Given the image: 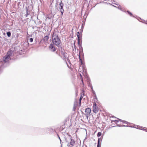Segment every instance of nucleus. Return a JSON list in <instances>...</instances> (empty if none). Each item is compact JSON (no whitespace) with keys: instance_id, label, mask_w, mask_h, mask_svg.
<instances>
[{"instance_id":"nucleus-1","label":"nucleus","mask_w":147,"mask_h":147,"mask_svg":"<svg viewBox=\"0 0 147 147\" xmlns=\"http://www.w3.org/2000/svg\"><path fill=\"white\" fill-rule=\"evenodd\" d=\"M52 40L53 45L57 46L58 48H61V41L58 34L53 33L52 36Z\"/></svg>"},{"instance_id":"nucleus-2","label":"nucleus","mask_w":147,"mask_h":147,"mask_svg":"<svg viewBox=\"0 0 147 147\" xmlns=\"http://www.w3.org/2000/svg\"><path fill=\"white\" fill-rule=\"evenodd\" d=\"M58 49L60 51L59 56L63 59L65 60L67 58V54L65 52L64 49H62L61 47V48Z\"/></svg>"},{"instance_id":"nucleus-3","label":"nucleus","mask_w":147,"mask_h":147,"mask_svg":"<svg viewBox=\"0 0 147 147\" xmlns=\"http://www.w3.org/2000/svg\"><path fill=\"white\" fill-rule=\"evenodd\" d=\"M59 11L61 13V15L62 16L63 15L64 10L63 8L64 4L62 3L61 0V1L59 3Z\"/></svg>"},{"instance_id":"nucleus-4","label":"nucleus","mask_w":147,"mask_h":147,"mask_svg":"<svg viewBox=\"0 0 147 147\" xmlns=\"http://www.w3.org/2000/svg\"><path fill=\"white\" fill-rule=\"evenodd\" d=\"M69 136L68 139L70 140L69 142L68 143L69 146L71 145V146H73L75 144V142L74 140L72 138V137L70 134H68Z\"/></svg>"},{"instance_id":"nucleus-5","label":"nucleus","mask_w":147,"mask_h":147,"mask_svg":"<svg viewBox=\"0 0 147 147\" xmlns=\"http://www.w3.org/2000/svg\"><path fill=\"white\" fill-rule=\"evenodd\" d=\"M42 129L45 131H46V132L49 134L52 133L55 130L52 128H45Z\"/></svg>"},{"instance_id":"nucleus-6","label":"nucleus","mask_w":147,"mask_h":147,"mask_svg":"<svg viewBox=\"0 0 147 147\" xmlns=\"http://www.w3.org/2000/svg\"><path fill=\"white\" fill-rule=\"evenodd\" d=\"M85 112L86 113V115L88 118L90 115L91 112V109L89 108H87L85 109Z\"/></svg>"},{"instance_id":"nucleus-7","label":"nucleus","mask_w":147,"mask_h":147,"mask_svg":"<svg viewBox=\"0 0 147 147\" xmlns=\"http://www.w3.org/2000/svg\"><path fill=\"white\" fill-rule=\"evenodd\" d=\"M9 59H10V58L6 55L3 57L1 61H3L5 63H6L9 61Z\"/></svg>"},{"instance_id":"nucleus-8","label":"nucleus","mask_w":147,"mask_h":147,"mask_svg":"<svg viewBox=\"0 0 147 147\" xmlns=\"http://www.w3.org/2000/svg\"><path fill=\"white\" fill-rule=\"evenodd\" d=\"M50 50L53 52H55L56 50V48L52 44H51L49 47Z\"/></svg>"},{"instance_id":"nucleus-9","label":"nucleus","mask_w":147,"mask_h":147,"mask_svg":"<svg viewBox=\"0 0 147 147\" xmlns=\"http://www.w3.org/2000/svg\"><path fill=\"white\" fill-rule=\"evenodd\" d=\"M13 53V51L12 50H10L9 51H8L7 53L6 56H8V57L9 58H10V57L11 56Z\"/></svg>"},{"instance_id":"nucleus-10","label":"nucleus","mask_w":147,"mask_h":147,"mask_svg":"<svg viewBox=\"0 0 147 147\" xmlns=\"http://www.w3.org/2000/svg\"><path fill=\"white\" fill-rule=\"evenodd\" d=\"M96 105V104L95 103V102L94 103L93 107V111L94 113H96L97 112Z\"/></svg>"},{"instance_id":"nucleus-11","label":"nucleus","mask_w":147,"mask_h":147,"mask_svg":"<svg viewBox=\"0 0 147 147\" xmlns=\"http://www.w3.org/2000/svg\"><path fill=\"white\" fill-rule=\"evenodd\" d=\"M82 22H83V23H82V25L81 29H80V33H82V32H83V28H84V26L85 25V21H83Z\"/></svg>"},{"instance_id":"nucleus-12","label":"nucleus","mask_w":147,"mask_h":147,"mask_svg":"<svg viewBox=\"0 0 147 147\" xmlns=\"http://www.w3.org/2000/svg\"><path fill=\"white\" fill-rule=\"evenodd\" d=\"M49 39V36L47 35L44 37L41 40V41L43 40L44 42H46L48 41Z\"/></svg>"},{"instance_id":"nucleus-13","label":"nucleus","mask_w":147,"mask_h":147,"mask_svg":"<svg viewBox=\"0 0 147 147\" xmlns=\"http://www.w3.org/2000/svg\"><path fill=\"white\" fill-rule=\"evenodd\" d=\"M79 49H80V51H79V54L80 53H80H81L82 55L84 56V55L83 52V49L82 46L81 47H80Z\"/></svg>"},{"instance_id":"nucleus-14","label":"nucleus","mask_w":147,"mask_h":147,"mask_svg":"<svg viewBox=\"0 0 147 147\" xmlns=\"http://www.w3.org/2000/svg\"><path fill=\"white\" fill-rule=\"evenodd\" d=\"M92 90V93L94 94V99H96L97 100H98V98H97L96 95V93L94 91V90L93 88L92 89H91Z\"/></svg>"},{"instance_id":"nucleus-15","label":"nucleus","mask_w":147,"mask_h":147,"mask_svg":"<svg viewBox=\"0 0 147 147\" xmlns=\"http://www.w3.org/2000/svg\"><path fill=\"white\" fill-rule=\"evenodd\" d=\"M100 138H98V139L97 147H101V143H100Z\"/></svg>"},{"instance_id":"nucleus-16","label":"nucleus","mask_w":147,"mask_h":147,"mask_svg":"<svg viewBox=\"0 0 147 147\" xmlns=\"http://www.w3.org/2000/svg\"><path fill=\"white\" fill-rule=\"evenodd\" d=\"M26 14L25 16L26 17H28V16L29 14L30 13V11L28 10V8L26 7Z\"/></svg>"},{"instance_id":"nucleus-17","label":"nucleus","mask_w":147,"mask_h":147,"mask_svg":"<svg viewBox=\"0 0 147 147\" xmlns=\"http://www.w3.org/2000/svg\"><path fill=\"white\" fill-rule=\"evenodd\" d=\"M127 12V13H128V14L130 16H131V17H134V18H136L134 16H133V14H132L131 13V12H130V11H129L128 10H127V11H126V12Z\"/></svg>"},{"instance_id":"nucleus-18","label":"nucleus","mask_w":147,"mask_h":147,"mask_svg":"<svg viewBox=\"0 0 147 147\" xmlns=\"http://www.w3.org/2000/svg\"><path fill=\"white\" fill-rule=\"evenodd\" d=\"M81 34V35L80 36H79L78 38V40H79V41H82V33H80Z\"/></svg>"},{"instance_id":"nucleus-19","label":"nucleus","mask_w":147,"mask_h":147,"mask_svg":"<svg viewBox=\"0 0 147 147\" xmlns=\"http://www.w3.org/2000/svg\"><path fill=\"white\" fill-rule=\"evenodd\" d=\"M82 41H79V40H78V47H80L82 46Z\"/></svg>"},{"instance_id":"nucleus-20","label":"nucleus","mask_w":147,"mask_h":147,"mask_svg":"<svg viewBox=\"0 0 147 147\" xmlns=\"http://www.w3.org/2000/svg\"><path fill=\"white\" fill-rule=\"evenodd\" d=\"M7 35L8 37H10L11 36V32L10 31H8L7 32Z\"/></svg>"},{"instance_id":"nucleus-21","label":"nucleus","mask_w":147,"mask_h":147,"mask_svg":"<svg viewBox=\"0 0 147 147\" xmlns=\"http://www.w3.org/2000/svg\"><path fill=\"white\" fill-rule=\"evenodd\" d=\"M69 137L68 138H66L65 137V141L67 143H69V141H70V140L68 139Z\"/></svg>"},{"instance_id":"nucleus-22","label":"nucleus","mask_w":147,"mask_h":147,"mask_svg":"<svg viewBox=\"0 0 147 147\" xmlns=\"http://www.w3.org/2000/svg\"><path fill=\"white\" fill-rule=\"evenodd\" d=\"M88 86L91 88V89H92L93 87L92 84L89 82L88 84Z\"/></svg>"},{"instance_id":"nucleus-23","label":"nucleus","mask_w":147,"mask_h":147,"mask_svg":"<svg viewBox=\"0 0 147 147\" xmlns=\"http://www.w3.org/2000/svg\"><path fill=\"white\" fill-rule=\"evenodd\" d=\"M115 4L116 5H118V7L117 8L119 9L120 10L121 9V8H122L121 7V6L120 5H118V4H117L116 3H115Z\"/></svg>"},{"instance_id":"nucleus-24","label":"nucleus","mask_w":147,"mask_h":147,"mask_svg":"<svg viewBox=\"0 0 147 147\" xmlns=\"http://www.w3.org/2000/svg\"><path fill=\"white\" fill-rule=\"evenodd\" d=\"M102 134V133L100 132H98L97 134V136L98 137H99L101 136Z\"/></svg>"},{"instance_id":"nucleus-25","label":"nucleus","mask_w":147,"mask_h":147,"mask_svg":"<svg viewBox=\"0 0 147 147\" xmlns=\"http://www.w3.org/2000/svg\"><path fill=\"white\" fill-rule=\"evenodd\" d=\"M136 126L137 127H136V125H131L130 126H129V127H134L138 129V125H136Z\"/></svg>"},{"instance_id":"nucleus-26","label":"nucleus","mask_w":147,"mask_h":147,"mask_svg":"<svg viewBox=\"0 0 147 147\" xmlns=\"http://www.w3.org/2000/svg\"><path fill=\"white\" fill-rule=\"evenodd\" d=\"M79 61L81 62H82V60L81 58V57H80V54H79Z\"/></svg>"},{"instance_id":"nucleus-27","label":"nucleus","mask_w":147,"mask_h":147,"mask_svg":"<svg viewBox=\"0 0 147 147\" xmlns=\"http://www.w3.org/2000/svg\"><path fill=\"white\" fill-rule=\"evenodd\" d=\"M83 98V96H82V95H81V96L80 97V98L79 99V101L80 103V102H81V101L82 100V99Z\"/></svg>"},{"instance_id":"nucleus-28","label":"nucleus","mask_w":147,"mask_h":147,"mask_svg":"<svg viewBox=\"0 0 147 147\" xmlns=\"http://www.w3.org/2000/svg\"><path fill=\"white\" fill-rule=\"evenodd\" d=\"M119 119V120H120L121 121H122L124 123H128V122L127 121H122V120H121V119Z\"/></svg>"},{"instance_id":"nucleus-29","label":"nucleus","mask_w":147,"mask_h":147,"mask_svg":"<svg viewBox=\"0 0 147 147\" xmlns=\"http://www.w3.org/2000/svg\"><path fill=\"white\" fill-rule=\"evenodd\" d=\"M57 136H58V138L59 139V140L60 141V144H61V145L62 146V144H61V143H62V142H61V140L60 138V137L59 136V135L58 134H57Z\"/></svg>"},{"instance_id":"nucleus-30","label":"nucleus","mask_w":147,"mask_h":147,"mask_svg":"<svg viewBox=\"0 0 147 147\" xmlns=\"http://www.w3.org/2000/svg\"><path fill=\"white\" fill-rule=\"evenodd\" d=\"M30 40V42H32L33 41V39L32 38H30L29 39Z\"/></svg>"},{"instance_id":"nucleus-31","label":"nucleus","mask_w":147,"mask_h":147,"mask_svg":"<svg viewBox=\"0 0 147 147\" xmlns=\"http://www.w3.org/2000/svg\"><path fill=\"white\" fill-rule=\"evenodd\" d=\"M80 32H77V37H78V36H80Z\"/></svg>"},{"instance_id":"nucleus-32","label":"nucleus","mask_w":147,"mask_h":147,"mask_svg":"<svg viewBox=\"0 0 147 147\" xmlns=\"http://www.w3.org/2000/svg\"><path fill=\"white\" fill-rule=\"evenodd\" d=\"M138 129H141V130H145V129H144V128H143V127H139L138 126Z\"/></svg>"},{"instance_id":"nucleus-33","label":"nucleus","mask_w":147,"mask_h":147,"mask_svg":"<svg viewBox=\"0 0 147 147\" xmlns=\"http://www.w3.org/2000/svg\"><path fill=\"white\" fill-rule=\"evenodd\" d=\"M66 59H67V61L70 63V64H71V63H70V60L68 58H67H67Z\"/></svg>"},{"instance_id":"nucleus-34","label":"nucleus","mask_w":147,"mask_h":147,"mask_svg":"<svg viewBox=\"0 0 147 147\" xmlns=\"http://www.w3.org/2000/svg\"><path fill=\"white\" fill-rule=\"evenodd\" d=\"M2 72V67H0V74H1Z\"/></svg>"},{"instance_id":"nucleus-35","label":"nucleus","mask_w":147,"mask_h":147,"mask_svg":"<svg viewBox=\"0 0 147 147\" xmlns=\"http://www.w3.org/2000/svg\"><path fill=\"white\" fill-rule=\"evenodd\" d=\"M120 10H121V11H123L124 12L126 13V11H124V9H123L122 8Z\"/></svg>"},{"instance_id":"nucleus-36","label":"nucleus","mask_w":147,"mask_h":147,"mask_svg":"<svg viewBox=\"0 0 147 147\" xmlns=\"http://www.w3.org/2000/svg\"><path fill=\"white\" fill-rule=\"evenodd\" d=\"M117 126L119 127H122V125H119L118 124H117Z\"/></svg>"},{"instance_id":"nucleus-37","label":"nucleus","mask_w":147,"mask_h":147,"mask_svg":"<svg viewBox=\"0 0 147 147\" xmlns=\"http://www.w3.org/2000/svg\"><path fill=\"white\" fill-rule=\"evenodd\" d=\"M113 121L116 123H117L119 122V121L117 120H115Z\"/></svg>"},{"instance_id":"nucleus-38","label":"nucleus","mask_w":147,"mask_h":147,"mask_svg":"<svg viewBox=\"0 0 147 147\" xmlns=\"http://www.w3.org/2000/svg\"><path fill=\"white\" fill-rule=\"evenodd\" d=\"M76 106H75V105H74V107H73V110L74 111H75L76 109Z\"/></svg>"},{"instance_id":"nucleus-39","label":"nucleus","mask_w":147,"mask_h":147,"mask_svg":"<svg viewBox=\"0 0 147 147\" xmlns=\"http://www.w3.org/2000/svg\"><path fill=\"white\" fill-rule=\"evenodd\" d=\"M74 48L75 49H76V46L75 45V44L74 43Z\"/></svg>"},{"instance_id":"nucleus-40","label":"nucleus","mask_w":147,"mask_h":147,"mask_svg":"<svg viewBox=\"0 0 147 147\" xmlns=\"http://www.w3.org/2000/svg\"><path fill=\"white\" fill-rule=\"evenodd\" d=\"M94 100H95V103H96V102H97V101H98V100H97L96 99L94 98Z\"/></svg>"},{"instance_id":"nucleus-41","label":"nucleus","mask_w":147,"mask_h":147,"mask_svg":"<svg viewBox=\"0 0 147 147\" xmlns=\"http://www.w3.org/2000/svg\"><path fill=\"white\" fill-rule=\"evenodd\" d=\"M105 134V132H103V133L102 134V136H103L104 135V134Z\"/></svg>"},{"instance_id":"nucleus-42","label":"nucleus","mask_w":147,"mask_h":147,"mask_svg":"<svg viewBox=\"0 0 147 147\" xmlns=\"http://www.w3.org/2000/svg\"><path fill=\"white\" fill-rule=\"evenodd\" d=\"M80 63H81V65H83V62L82 61V62H81Z\"/></svg>"},{"instance_id":"nucleus-43","label":"nucleus","mask_w":147,"mask_h":147,"mask_svg":"<svg viewBox=\"0 0 147 147\" xmlns=\"http://www.w3.org/2000/svg\"><path fill=\"white\" fill-rule=\"evenodd\" d=\"M80 76L82 78V76L81 74H80Z\"/></svg>"},{"instance_id":"nucleus-44","label":"nucleus","mask_w":147,"mask_h":147,"mask_svg":"<svg viewBox=\"0 0 147 147\" xmlns=\"http://www.w3.org/2000/svg\"><path fill=\"white\" fill-rule=\"evenodd\" d=\"M113 5V7H115L116 8L117 7L116 6H115V5Z\"/></svg>"},{"instance_id":"nucleus-45","label":"nucleus","mask_w":147,"mask_h":147,"mask_svg":"<svg viewBox=\"0 0 147 147\" xmlns=\"http://www.w3.org/2000/svg\"><path fill=\"white\" fill-rule=\"evenodd\" d=\"M56 53L57 54H58V55H59V54H58V53H57V51H56Z\"/></svg>"},{"instance_id":"nucleus-46","label":"nucleus","mask_w":147,"mask_h":147,"mask_svg":"<svg viewBox=\"0 0 147 147\" xmlns=\"http://www.w3.org/2000/svg\"><path fill=\"white\" fill-rule=\"evenodd\" d=\"M47 18L49 19H51V17H48Z\"/></svg>"},{"instance_id":"nucleus-47","label":"nucleus","mask_w":147,"mask_h":147,"mask_svg":"<svg viewBox=\"0 0 147 147\" xmlns=\"http://www.w3.org/2000/svg\"><path fill=\"white\" fill-rule=\"evenodd\" d=\"M127 126L125 125H122V127H125Z\"/></svg>"},{"instance_id":"nucleus-48","label":"nucleus","mask_w":147,"mask_h":147,"mask_svg":"<svg viewBox=\"0 0 147 147\" xmlns=\"http://www.w3.org/2000/svg\"><path fill=\"white\" fill-rule=\"evenodd\" d=\"M82 83H83V81H82Z\"/></svg>"},{"instance_id":"nucleus-49","label":"nucleus","mask_w":147,"mask_h":147,"mask_svg":"<svg viewBox=\"0 0 147 147\" xmlns=\"http://www.w3.org/2000/svg\"><path fill=\"white\" fill-rule=\"evenodd\" d=\"M57 4H56V5H55V6H56V5Z\"/></svg>"},{"instance_id":"nucleus-50","label":"nucleus","mask_w":147,"mask_h":147,"mask_svg":"<svg viewBox=\"0 0 147 147\" xmlns=\"http://www.w3.org/2000/svg\"><path fill=\"white\" fill-rule=\"evenodd\" d=\"M40 2L41 1V0H40Z\"/></svg>"}]
</instances>
